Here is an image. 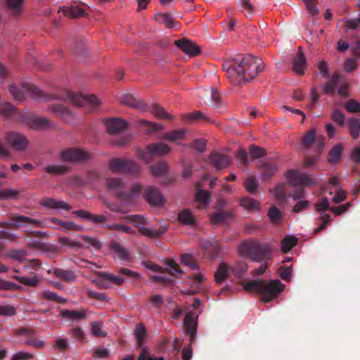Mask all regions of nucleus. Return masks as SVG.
<instances>
[{
  "label": "nucleus",
  "mask_w": 360,
  "mask_h": 360,
  "mask_svg": "<svg viewBox=\"0 0 360 360\" xmlns=\"http://www.w3.org/2000/svg\"><path fill=\"white\" fill-rule=\"evenodd\" d=\"M264 63L258 58L248 55L233 60L227 68V77L234 85L254 79L264 70Z\"/></svg>",
  "instance_id": "nucleus-1"
},
{
  "label": "nucleus",
  "mask_w": 360,
  "mask_h": 360,
  "mask_svg": "<svg viewBox=\"0 0 360 360\" xmlns=\"http://www.w3.org/2000/svg\"><path fill=\"white\" fill-rule=\"evenodd\" d=\"M284 287L278 280L251 281L243 283V288L245 291L258 294L263 302H269L276 299L283 291Z\"/></svg>",
  "instance_id": "nucleus-2"
},
{
  "label": "nucleus",
  "mask_w": 360,
  "mask_h": 360,
  "mask_svg": "<svg viewBox=\"0 0 360 360\" xmlns=\"http://www.w3.org/2000/svg\"><path fill=\"white\" fill-rule=\"evenodd\" d=\"M58 98L77 106L87 107L89 111L94 110L101 104L100 99L94 94L84 96L67 89L60 91Z\"/></svg>",
  "instance_id": "nucleus-3"
},
{
  "label": "nucleus",
  "mask_w": 360,
  "mask_h": 360,
  "mask_svg": "<svg viewBox=\"0 0 360 360\" xmlns=\"http://www.w3.org/2000/svg\"><path fill=\"white\" fill-rule=\"evenodd\" d=\"M9 91L15 100L22 101L26 98V95H29L37 100L46 101L49 96L44 94L36 86L30 83L23 82L20 86L14 85L10 86Z\"/></svg>",
  "instance_id": "nucleus-4"
},
{
  "label": "nucleus",
  "mask_w": 360,
  "mask_h": 360,
  "mask_svg": "<svg viewBox=\"0 0 360 360\" xmlns=\"http://www.w3.org/2000/svg\"><path fill=\"white\" fill-rule=\"evenodd\" d=\"M171 152L170 146L163 142L153 143L147 145L145 149L137 148L136 156L148 164L153 160L154 155L163 156Z\"/></svg>",
  "instance_id": "nucleus-5"
},
{
  "label": "nucleus",
  "mask_w": 360,
  "mask_h": 360,
  "mask_svg": "<svg viewBox=\"0 0 360 360\" xmlns=\"http://www.w3.org/2000/svg\"><path fill=\"white\" fill-rule=\"evenodd\" d=\"M110 169L113 172L125 173L131 175H138L141 167L133 160L113 158L109 162Z\"/></svg>",
  "instance_id": "nucleus-6"
},
{
  "label": "nucleus",
  "mask_w": 360,
  "mask_h": 360,
  "mask_svg": "<svg viewBox=\"0 0 360 360\" xmlns=\"http://www.w3.org/2000/svg\"><path fill=\"white\" fill-rule=\"evenodd\" d=\"M300 144L304 149H309L314 147L316 153L320 155L325 145V138L322 136L316 137L315 130L310 129L306 131L302 136Z\"/></svg>",
  "instance_id": "nucleus-7"
},
{
  "label": "nucleus",
  "mask_w": 360,
  "mask_h": 360,
  "mask_svg": "<svg viewBox=\"0 0 360 360\" xmlns=\"http://www.w3.org/2000/svg\"><path fill=\"white\" fill-rule=\"evenodd\" d=\"M284 175L288 182L293 186H311L316 184L314 176L301 173L297 170L289 169Z\"/></svg>",
  "instance_id": "nucleus-8"
},
{
  "label": "nucleus",
  "mask_w": 360,
  "mask_h": 360,
  "mask_svg": "<svg viewBox=\"0 0 360 360\" xmlns=\"http://www.w3.org/2000/svg\"><path fill=\"white\" fill-rule=\"evenodd\" d=\"M91 157V153L80 148H68L60 153L61 160L66 162H82L90 159Z\"/></svg>",
  "instance_id": "nucleus-9"
},
{
  "label": "nucleus",
  "mask_w": 360,
  "mask_h": 360,
  "mask_svg": "<svg viewBox=\"0 0 360 360\" xmlns=\"http://www.w3.org/2000/svg\"><path fill=\"white\" fill-rule=\"evenodd\" d=\"M143 265L148 269L160 274L159 276H150V280L153 282L167 285L172 283V281L167 277L166 274L169 273L167 269L156 264L150 261H146L143 262Z\"/></svg>",
  "instance_id": "nucleus-10"
},
{
  "label": "nucleus",
  "mask_w": 360,
  "mask_h": 360,
  "mask_svg": "<svg viewBox=\"0 0 360 360\" xmlns=\"http://www.w3.org/2000/svg\"><path fill=\"white\" fill-rule=\"evenodd\" d=\"M5 140L11 148L17 150H24L28 145V141L23 135L14 131L7 132Z\"/></svg>",
  "instance_id": "nucleus-11"
},
{
  "label": "nucleus",
  "mask_w": 360,
  "mask_h": 360,
  "mask_svg": "<svg viewBox=\"0 0 360 360\" xmlns=\"http://www.w3.org/2000/svg\"><path fill=\"white\" fill-rule=\"evenodd\" d=\"M88 8V6L83 4L79 6H64L60 8L58 12L68 18H78L86 15Z\"/></svg>",
  "instance_id": "nucleus-12"
},
{
  "label": "nucleus",
  "mask_w": 360,
  "mask_h": 360,
  "mask_svg": "<svg viewBox=\"0 0 360 360\" xmlns=\"http://www.w3.org/2000/svg\"><path fill=\"white\" fill-rule=\"evenodd\" d=\"M174 44L186 54L193 57L197 56L201 53V49L199 46L186 39L176 40L174 41Z\"/></svg>",
  "instance_id": "nucleus-13"
},
{
  "label": "nucleus",
  "mask_w": 360,
  "mask_h": 360,
  "mask_svg": "<svg viewBox=\"0 0 360 360\" xmlns=\"http://www.w3.org/2000/svg\"><path fill=\"white\" fill-rule=\"evenodd\" d=\"M205 280L206 278L200 272L188 276V278H186L184 282L185 283L191 286V289L188 290L186 292H184V293L188 295H194L197 293L200 290L201 285L204 283Z\"/></svg>",
  "instance_id": "nucleus-14"
},
{
  "label": "nucleus",
  "mask_w": 360,
  "mask_h": 360,
  "mask_svg": "<svg viewBox=\"0 0 360 360\" xmlns=\"http://www.w3.org/2000/svg\"><path fill=\"white\" fill-rule=\"evenodd\" d=\"M12 222H6L3 224V226L7 229H15L20 223H25L33 224L37 227H43L41 222L39 220L34 219L22 215H13L11 217Z\"/></svg>",
  "instance_id": "nucleus-15"
},
{
  "label": "nucleus",
  "mask_w": 360,
  "mask_h": 360,
  "mask_svg": "<svg viewBox=\"0 0 360 360\" xmlns=\"http://www.w3.org/2000/svg\"><path fill=\"white\" fill-rule=\"evenodd\" d=\"M257 248L252 256L254 262H262L264 259H269L271 257L272 248L269 244H260L257 241Z\"/></svg>",
  "instance_id": "nucleus-16"
},
{
  "label": "nucleus",
  "mask_w": 360,
  "mask_h": 360,
  "mask_svg": "<svg viewBox=\"0 0 360 360\" xmlns=\"http://www.w3.org/2000/svg\"><path fill=\"white\" fill-rule=\"evenodd\" d=\"M107 131L109 134H117L125 129L127 122L121 118H108L104 120Z\"/></svg>",
  "instance_id": "nucleus-17"
},
{
  "label": "nucleus",
  "mask_w": 360,
  "mask_h": 360,
  "mask_svg": "<svg viewBox=\"0 0 360 360\" xmlns=\"http://www.w3.org/2000/svg\"><path fill=\"white\" fill-rule=\"evenodd\" d=\"M144 197L146 201L151 205H162L165 201L159 191L153 186L146 188L144 193Z\"/></svg>",
  "instance_id": "nucleus-18"
},
{
  "label": "nucleus",
  "mask_w": 360,
  "mask_h": 360,
  "mask_svg": "<svg viewBox=\"0 0 360 360\" xmlns=\"http://www.w3.org/2000/svg\"><path fill=\"white\" fill-rule=\"evenodd\" d=\"M141 191L142 186L140 184H134L128 193H119L118 198L124 203L132 204L135 199L139 196Z\"/></svg>",
  "instance_id": "nucleus-19"
},
{
  "label": "nucleus",
  "mask_w": 360,
  "mask_h": 360,
  "mask_svg": "<svg viewBox=\"0 0 360 360\" xmlns=\"http://www.w3.org/2000/svg\"><path fill=\"white\" fill-rule=\"evenodd\" d=\"M306 66V58L304 55L302 48L299 46L297 53L292 62V70L299 75L304 73Z\"/></svg>",
  "instance_id": "nucleus-20"
},
{
  "label": "nucleus",
  "mask_w": 360,
  "mask_h": 360,
  "mask_svg": "<svg viewBox=\"0 0 360 360\" xmlns=\"http://www.w3.org/2000/svg\"><path fill=\"white\" fill-rule=\"evenodd\" d=\"M187 130L185 129H176L165 133L161 137L162 139L180 144V141L186 139Z\"/></svg>",
  "instance_id": "nucleus-21"
},
{
  "label": "nucleus",
  "mask_w": 360,
  "mask_h": 360,
  "mask_svg": "<svg viewBox=\"0 0 360 360\" xmlns=\"http://www.w3.org/2000/svg\"><path fill=\"white\" fill-rule=\"evenodd\" d=\"M233 212L227 211H220L212 212L209 214L210 221L213 224H220L227 223L233 218Z\"/></svg>",
  "instance_id": "nucleus-22"
},
{
  "label": "nucleus",
  "mask_w": 360,
  "mask_h": 360,
  "mask_svg": "<svg viewBox=\"0 0 360 360\" xmlns=\"http://www.w3.org/2000/svg\"><path fill=\"white\" fill-rule=\"evenodd\" d=\"M256 240H245L238 247V252L240 256L248 257L252 260V256L257 248Z\"/></svg>",
  "instance_id": "nucleus-23"
},
{
  "label": "nucleus",
  "mask_w": 360,
  "mask_h": 360,
  "mask_svg": "<svg viewBox=\"0 0 360 360\" xmlns=\"http://www.w3.org/2000/svg\"><path fill=\"white\" fill-rule=\"evenodd\" d=\"M210 161L217 169L225 168L230 164L229 158L226 155L219 153H212L210 155Z\"/></svg>",
  "instance_id": "nucleus-24"
},
{
  "label": "nucleus",
  "mask_w": 360,
  "mask_h": 360,
  "mask_svg": "<svg viewBox=\"0 0 360 360\" xmlns=\"http://www.w3.org/2000/svg\"><path fill=\"white\" fill-rule=\"evenodd\" d=\"M39 204L50 209H63L65 210L71 209V206L68 203L62 200H56L53 198H44L40 200Z\"/></svg>",
  "instance_id": "nucleus-25"
},
{
  "label": "nucleus",
  "mask_w": 360,
  "mask_h": 360,
  "mask_svg": "<svg viewBox=\"0 0 360 360\" xmlns=\"http://www.w3.org/2000/svg\"><path fill=\"white\" fill-rule=\"evenodd\" d=\"M49 274L53 275L56 278L65 282L75 281L76 275L72 271L63 270L61 269H53L48 270Z\"/></svg>",
  "instance_id": "nucleus-26"
},
{
  "label": "nucleus",
  "mask_w": 360,
  "mask_h": 360,
  "mask_svg": "<svg viewBox=\"0 0 360 360\" xmlns=\"http://www.w3.org/2000/svg\"><path fill=\"white\" fill-rule=\"evenodd\" d=\"M155 19L159 23L164 24L167 28H174L179 30L180 25L176 22L171 15L168 13H157L155 15Z\"/></svg>",
  "instance_id": "nucleus-27"
},
{
  "label": "nucleus",
  "mask_w": 360,
  "mask_h": 360,
  "mask_svg": "<svg viewBox=\"0 0 360 360\" xmlns=\"http://www.w3.org/2000/svg\"><path fill=\"white\" fill-rule=\"evenodd\" d=\"M184 325L186 331L190 335L191 341L194 339L197 323L194 319V314L193 312L186 313L184 321Z\"/></svg>",
  "instance_id": "nucleus-28"
},
{
  "label": "nucleus",
  "mask_w": 360,
  "mask_h": 360,
  "mask_svg": "<svg viewBox=\"0 0 360 360\" xmlns=\"http://www.w3.org/2000/svg\"><path fill=\"white\" fill-rule=\"evenodd\" d=\"M134 335L136 340L137 347H141L146 342L148 337L146 328L142 323H139L136 325L134 330Z\"/></svg>",
  "instance_id": "nucleus-29"
},
{
  "label": "nucleus",
  "mask_w": 360,
  "mask_h": 360,
  "mask_svg": "<svg viewBox=\"0 0 360 360\" xmlns=\"http://www.w3.org/2000/svg\"><path fill=\"white\" fill-rule=\"evenodd\" d=\"M49 220L65 231H80L83 229L82 226L77 225L70 221H63L56 217H51Z\"/></svg>",
  "instance_id": "nucleus-30"
},
{
  "label": "nucleus",
  "mask_w": 360,
  "mask_h": 360,
  "mask_svg": "<svg viewBox=\"0 0 360 360\" xmlns=\"http://www.w3.org/2000/svg\"><path fill=\"white\" fill-rule=\"evenodd\" d=\"M267 216L269 219V221L274 225L276 226L282 224L284 219L283 213L280 211L275 205L269 207L267 211Z\"/></svg>",
  "instance_id": "nucleus-31"
},
{
  "label": "nucleus",
  "mask_w": 360,
  "mask_h": 360,
  "mask_svg": "<svg viewBox=\"0 0 360 360\" xmlns=\"http://www.w3.org/2000/svg\"><path fill=\"white\" fill-rule=\"evenodd\" d=\"M240 205L248 212H258L260 210L259 202L251 198L245 197L241 198Z\"/></svg>",
  "instance_id": "nucleus-32"
},
{
  "label": "nucleus",
  "mask_w": 360,
  "mask_h": 360,
  "mask_svg": "<svg viewBox=\"0 0 360 360\" xmlns=\"http://www.w3.org/2000/svg\"><path fill=\"white\" fill-rule=\"evenodd\" d=\"M210 200V192L200 189L195 194V200L200 202V205L196 207L197 209H206Z\"/></svg>",
  "instance_id": "nucleus-33"
},
{
  "label": "nucleus",
  "mask_w": 360,
  "mask_h": 360,
  "mask_svg": "<svg viewBox=\"0 0 360 360\" xmlns=\"http://www.w3.org/2000/svg\"><path fill=\"white\" fill-rule=\"evenodd\" d=\"M123 186L122 182L117 178H108L106 179L107 189L113 192L117 197L119 193H123L122 191Z\"/></svg>",
  "instance_id": "nucleus-34"
},
{
  "label": "nucleus",
  "mask_w": 360,
  "mask_h": 360,
  "mask_svg": "<svg viewBox=\"0 0 360 360\" xmlns=\"http://www.w3.org/2000/svg\"><path fill=\"white\" fill-rule=\"evenodd\" d=\"M206 253L211 259H214L219 256L221 252V245L218 241L207 242L205 244Z\"/></svg>",
  "instance_id": "nucleus-35"
},
{
  "label": "nucleus",
  "mask_w": 360,
  "mask_h": 360,
  "mask_svg": "<svg viewBox=\"0 0 360 360\" xmlns=\"http://www.w3.org/2000/svg\"><path fill=\"white\" fill-rule=\"evenodd\" d=\"M139 124L146 134H151L158 131H160L163 129V127L161 124L148 122L143 120H139Z\"/></svg>",
  "instance_id": "nucleus-36"
},
{
  "label": "nucleus",
  "mask_w": 360,
  "mask_h": 360,
  "mask_svg": "<svg viewBox=\"0 0 360 360\" xmlns=\"http://www.w3.org/2000/svg\"><path fill=\"white\" fill-rule=\"evenodd\" d=\"M97 275L101 278L108 281L110 283L120 286L124 283V279L120 276L109 274L105 271H100L97 273Z\"/></svg>",
  "instance_id": "nucleus-37"
},
{
  "label": "nucleus",
  "mask_w": 360,
  "mask_h": 360,
  "mask_svg": "<svg viewBox=\"0 0 360 360\" xmlns=\"http://www.w3.org/2000/svg\"><path fill=\"white\" fill-rule=\"evenodd\" d=\"M342 150L343 148L341 144L338 143L334 146L329 151L328 162L331 164L338 162L341 160Z\"/></svg>",
  "instance_id": "nucleus-38"
},
{
  "label": "nucleus",
  "mask_w": 360,
  "mask_h": 360,
  "mask_svg": "<svg viewBox=\"0 0 360 360\" xmlns=\"http://www.w3.org/2000/svg\"><path fill=\"white\" fill-rule=\"evenodd\" d=\"M178 220L184 225H191L195 223V217L188 209H184L179 212Z\"/></svg>",
  "instance_id": "nucleus-39"
},
{
  "label": "nucleus",
  "mask_w": 360,
  "mask_h": 360,
  "mask_svg": "<svg viewBox=\"0 0 360 360\" xmlns=\"http://www.w3.org/2000/svg\"><path fill=\"white\" fill-rule=\"evenodd\" d=\"M151 112L157 119L167 120H172L174 119V115L166 112L163 108L157 105L153 106Z\"/></svg>",
  "instance_id": "nucleus-40"
},
{
  "label": "nucleus",
  "mask_w": 360,
  "mask_h": 360,
  "mask_svg": "<svg viewBox=\"0 0 360 360\" xmlns=\"http://www.w3.org/2000/svg\"><path fill=\"white\" fill-rule=\"evenodd\" d=\"M230 268L225 263H221L214 274V278L217 283L223 282L228 276Z\"/></svg>",
  "instance_id": "nucleus-41"
},
{
  "label": "nucleus",
  "mask_w": 360,
  "mask_h": 360,
  "mask_svg": "<svg viewBox=\"0 0 360 360\" xmlns=\"http://www.w3.org/2000/svg\"><path fill=\"white\" fill-rule=\"evenodd\" d=\"M62 316L70 319L82 320L86 318V312L84 309L77 310H63L61 313Z\"/></svg>",
  "instance_id": "nucleus-42"
},
{
  "label": "nucleus",
  "mask_w": 360,
  "mask_h": 360,
  "mask_svg": "<svg viewBox=\"0 0 360 360\" xmlns=\"http://www.w3.org/2000/svg\"><path fill=\"white\" fill-rule=\"evenodd\" d=\"M91 334L96 338H105L107 332L103 329V323L101 321H92L90 323Z\"/></svg>",
  "instance_id": "nucleus-43"
},
{
  "label": "nucleus",
  "mask_w": 360,
  "mask_h": 360,
  "mask_svg": "<svg viewBox=\"0 0 360 360\" xmlns=\"http://www.w3.org/2000/svg\"><path fill=\"white\" fill-rule=\"evenodd\" d=\"M111 249L115 251L117 256L123 260H129L128 251L119 243L113 241L110 243Z\"/></svg>",
  "instance_id": "nucleus-44"
},
{
  "label": "nucleus",
  "mask_w": 360,
  "mask_h": 360,
  "mask_svg": "<svg viewBox=\"0 0 360 360\" xmlns=\"http://www.w3.org/2000/svg\"><path fill=\"white\" fill-rule=\"evenodd\" d=\"M297 243V238L292 236H285L281 241V251L288 252Z\"/></svg>",
  "instance_id": "nucleus-45"
},
{
  "label": "nucleus",
  "mask_w": 360,
  "mask_h": 360,
  "mask_svg": "<svg viewBox=\"0 0 360 360\" xmlns=\"http://www.w3.org/2000/svg\"><path fill=\"white\" fill-rule=\"evenodd\" d=\"M349 132L353 139H357L360 134V122L356 119L349 120L347 122Z\"/></svg>",
  "instance_id": "nucleus-46"
},
{
  "label": "nucleus",
  "mask_w": 360,
  "mask_h": 360,
  "mask_svg": "<svg viewBox=\"0 0 360 360\" xmlns=\"http://www.w3.org/2000/svg\"><path fill=\"white\" fill-rule=\"evenodd\" d=\"M13 278L20 283L29 287H36L39 285L40 281L37 276L32 277L14 276Z\"/></svg>",
  "instance_id": "nucleus-47"
},
{
  "label": "nucleus",
  "mask_w": 360,
  "mask_h": 360,
  "mask_svg": "<svg viewBox=\"0 0 360 360\" xmlns=\"http://www.w3.org/2000/svg\"><path fill=\"white\" fill-rule=\"evenodd\" d=\"M41 298L46 300L53 301L57 303L64 304L66 303L67 300L65 298H63L58 296L56 293L53 292H51L49 290H46L39 294Z\"/></svg>",
  "instance_id": "nucleus-48"
},
{
  "label": "nucleus",
  "mask_w": 360,
  "mask_h": 360,
  "mask_svg": "<svg viewBox=\"0 0 360 360\" xmlns=\"http://www.w3.org/2000/svg\"><path fill=\"white\" fill-rule=\"evenodd\" d=\"M23 0H6V4L12 15H18L22 11Z\"/></svg>",
  "instance_id": "nucleus-49"
},
{
  "label": "nucleus",
  "mask_w": 360,
  "mask_h": 360,
  "mask_svg": "<svg viewBox=\"0 0 360 360\" xmlns=\"http://www.w3.org/2000/svg\"><path fill=\"white\" fill-rule=\"evenodd\" d=\"M340 79V75L338 73L333 74L330 81L326 84L323 91L326 94H333L335 92L337 83Z\"/></svg>",
  "instance_id": "nucleus-50"
},
{
  "label": "nucleus",
  "mask_w": 360,
  "mask_h": 360,
  "mask_svg": "<svg viewBox=\"0 0 360 360\" xmlns=\"http://www.w3.org/2000/svg\"><path fill=\"white\" fill-rule=\"evenodd\" d=\"M167 164L165 162H160L150 167L151 173L155 176L164 175L167 172Z\"/></svg>",
  "instance_id": "nucleus-51"
},
{
  "label": "nucleus",
  "mask_w": 360,
  "mask_h": 360,
  "mask_svg": "<svg viewBox=\"0 0 360 360\" xmlns=\"http://www.w3.org/2000/svg\"><path fill=\"white\" fill-rule=\"evenodd\" d=\"M165 264L169 266L172 271L169 274L172 276L179 277L184 274V271L179 266V265L172 259H166L165 261Z\"/></svg>",
  "instance_id": "nucleus-52"
},
{
  "label": "nucleus",
  "mask_w": 360,
  "mask_h": 360,
  "mask_svg": "<svg viewBox=\"0 0 360 360\" xmlns=\"http://www.w3.org/2000/svg\"><path fill=\"white\" fill-rule=\"evenodd\" d=\"M181 120L184 122H192L198 120H207L200 111H194L181 116Z\"/></svg>",
  "instance_id": "nucleus-53"
},
{
  "label": "nucleus",
  "mask_w": 360,
  "mask_h": 360,
  "mask_svg": "<svg viewBox=\"0 0 360 360\" xmlns=\"http://www.w3.org/2000/svg\"><path fill=\"white\" fill-rule=\"evenodd\" d=\"M244 186L245 190L250 193L256 192L258 187V184L255 176H251L248 177L244 182Z\"/></svg>",
  "instance_id": "nucleus-54"
},
{
  "label": "nucleus",
  "mask_w": 360,
  "mask_h": 360,
  "mask_svg": "<svg viewBox=\"0 0 360 360\" xmlns=\"http://www.w3.org/2000/svg\"><path fill=\"white\" fill-rule=\"evenodd\" d=\"M181 262L185 266H189L192 269L198 268V263L190 254H184L181 255Z\"/></svg>",
  "instance_id": "nucleus-55"
},
{
  "label": "nucleus",
  "mask_w": 360,
  "mask_h": 360,
  "mask_svg": "<svg viewBox=\"0 0 360 360\" xmlns=\"http://www.w3.org/2000/svg\"><path fill=\"white\" fill-rule=\"evenodd\" d=\"M26 255L25 251L22 250H12L8 252L6 254V257L16 260L19 262H22L25 257Z\"/></svg>",
  "instance_id": "nucleus-56"
},
{
  "label": "nucleus",
  "mask_w": 360,
  "mask_h": 360,
  "mask_svg": "<svg viewBox=\"0 0 360 360\" xmlns=\"http://www.w3.org/2000/svg\"><path fill=\"white\" fill-rule=\"evenodd\" d=\"M350 158L354 162V170L360 173V147H357L353 149Z\"/></svg>",
  "instance_id": "nucleus-57"
},
{
  "label": "nucleus",
  "mask_w": 360,
  "mask_h": 360,
  "mask_svg": "<svg viewBox=\"0 0 360 360\" xmlns=\"http://www.w3.org/2000/svg\"><path fill=\"white\" fill-rule=\"evenodd\" d=\"M46 172L52 174H61L65 173L68 168L63 165H51L44 168Z\"/></svg>",
  "instance_id": "nucleus-58"
},
{
  "label": "nucleus",
  "mask_w": 360,
  "mask_h": 360,
  "mask_svg": "<svg viewBox=\"0 0 360 360\" xmlns=\"http://www.w3.org/2000/svg\"><path fill=\"white\" fill-rule=\"evenodd\" d=\"M87 296L93 300L101 301V302H108L109 298L105 293L98 292L92 290H86Z\"/></svg>",
  "instance_id": "nucleus-59"
},
{
  "label": "nucleus",
  "mask_w": 360,
  "mask_h": 360,
  "mask_svg": "<svg viewBox=\"0 0 360 360\" xmlns=\"http://www.w3.org/2000/svg\"><path fill=\"white\" fill-rule=\"evenodd\" d=\"M137 360H164L162 357H156L151 354L147 347H143Z\"/></svg>",
  "instance_id": "nucleus-60"
},
{
  "label": "nucleus",
  "mask_w": 360,
  "mask_h": 360,
  "mask_svg": "<svg viewBox=\"0 0 360 360\" xmlns=\"http://www.w3.org/2000/svg\"><path fill=\"white\" fill-rule=\"evenodd\" d=\"M330 202L327 198L322 197L315 204V210L318 212H324L329 209Z\"/></svg>",
  "instance_id": "nucleus-61"
},
{
  "label": "nucleus",
  "mask_w": 360,
  "mask_h": 360,
  "mask_svg": "<svg viewBox=\"0 0 360 360\" xmlns=\"http://www.w3.org/2000/svg\"><path fill=\"white\" fill-rule=\"evenodd\" d=\"M16 311V308L13 305H0V316H13L15 315Z\"/></svg>",
  "instance_id": "nucleus-62"
},
{
  "label": "nucleus",
  "mask_w": 360,
  "mask_h": 360,
  "mask_svg": "<svg viewBox=\"0 0 360 360\" xmlns=\"http://www.w3.org/2000/svg\"><path fill=\"white\" fill-rule=\"evenodd\" d=\"M72 337L77 341L83 343L86 340V335L82 328L79 326L74 327L71 329Z\"/></svg>",
  "instance_id": "nucleus-63"
},
{
  "label": "nucleus",
  "mask_w": 360,
  "mask_h": 360,
  "mask_svg": "<svg viewBox=\"0 0 360 360\" xmlns=\"http://www.w3.org/2000/svg\"><path fill=\"white\" fill-rule=\"evenodd\" d=\"M15 111V107L8 103H5L2 104L0 107V114L1 116L4 117H8Z\"/></svg>",
  "instance_id": "nucleus-64"
}]
</instances>
